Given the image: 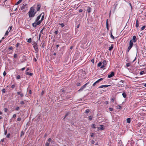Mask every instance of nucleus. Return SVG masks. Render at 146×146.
<instances>
[{"mask_svg": "<svg viewBox=\"0 0 146 146\" xmlns=\"http://www.w3.org/2000/svg\"><path fill=\"white\" fill-rule=\"evenodd\" d=\"M21 119L20 117L17 118V120L18 121H20L21 120Z\"/></svg>", "mask_w": 146, "mask_h": 146, "instance_id": "obj_49", "label": "nucleus"}, {"mask_svg": "<svg viewBox=\"0 0 146 146\" xmlns=\"http://www.w3.org/2000/svg\"><path fill=\"white\" fill-rule=\"evenodd\" d=\"M3 74L4 76H5V75L6 74V73L5 71H4V72L3 73Z\"/></svg>", "mask_w": 146, "mask_h": 146, "instance_id": "obj_51", "label": "nucleus"}, {"mask_svg": "<svg viewBox=\"0 0 146 146\" xmlns=\"http://www.w3.org/2000/svg\"><path fill=\"white\" fill-rule=\"evenodd\" d=\"M117 86H118V87H120L121 86V85H120V84H119V83H118L117 85Z\"/></svg>", "mask_w": 146, "mask_h": 146, "instance_id": "obj_64", "label": "nucleus"}, {"mask_svg": "<svg viewBox=\"0 0 146 146\" xmlns=\"http://www.w3.org/2000/svg\"><path fill=\"white\" fill-rule=\"evenodd\" d=\"M100 127H98V130H102L104 129V128L103 125H100Z\"/></svg>", "mask_w": 146, "mask_h": 146, "instance_id": "obj_13", "label": "nucleus"}, {"mask_svg": "<svg viewBox=\"0 0 146 146\" xmlns=\"http://www.w3.org/2000/svg\"><path fill=\"white\" fill-rule=\"evenodd\" d=\"M144 73L145 72L144 71H142L140 72V75H142L143 74H144Z\"/></svg>", "mask_w": 146, "mask_h": 146, "instance_id": "obj_37", "label": "nucleus"}, {"mask_svg": "<svg viewBox=\"0 0 146 146\" xmlns=\"http://www.w3.org/2000/svg\"><path fill=\"white\" fill-rule=\"evenodd\" d=\"M27 4L24 5L23 4L21 7V9L24 12H25L26 11V10L27 9Z\"/></svg>", "mask_w": 146, "mask_h": 146, "instance_id": "obj_3", "label": "nucleus"}, {"mask_svg": "<svg viewBox=\"0 0 146 146\" xmlns=\"http://www.w3.org/2000/svg\"><path fill=\"white\" fill-rule=\"evenodd\" d=\"M41 23L40 21H38V22H35L32 24V26L34 27L35 28L36 27L37 25H39Z\"/></svg>", "mask_w": 146, "mask_h": 146, "instance_id": "obj_6", "label": "nucleus"}, {"mask_svg": "<svg viewBox=\"0 0 146 146\" xmlns=\"http://www.w3.org/2000/svg\"><path fill=\"white\" fill-rule=\"evenodd\" d=\"M19 107L18 106H17V107L16 108H15V110H17V111H18L19 110Z\"/></svg>", "mask_w": 146, "mask_h": 146, "instance_id": "obj_41", "label": "nucleus"}, {"mask_svg": "<svg viewBox=\"0 0 146 146\" xmlns=\"http://www.w3.org/2000/svg\"><path fill=\"white\" fill-rule=\"evenodd\" d=\"M43 13V14L41 16V19L39 21H40V23H41L42 21H43L44 18V13Z\"/></svg>", "mask_w": 146, "mask_h": 146, "instance_id": "obj_10", "label": "nucleus"}, {"mask_svg": "<svg viewBox=\"0 0 146 146\" xmlns=\"http://www.w3.org/2000/svg\"><path fill=\"white\" fill-rule=\"evenodd\" d=\"M96 84H97V83L96 82H94V83L93 84L92 86H95L96 85Z\"/></svg>", "mask_w": 146, "mask_h": 146, "instance_id": "obj_63", "label": "nucleus"}, {"mask_svg": "<svg viewBox=\"0 0 146 146\" xmlns=\"http://www.w3.org/2000/svg\"><path fill=\"white\" fill-rule=\"evenodd\" d=\"M23 0H19L18 1H17L15 5H17L21 3L22 1Z\"/></svg>", "mask_w": 146, "mask_h": 146, "instance_id": "obj_17", "label": "nucleus"}, {"mask_svg": "<svg viewBox=\"0 0 146 146\" xmlns=\"http://www.w3.org/2000/svg\"><path fill=\"white\" fill-rule=\"evenodd\" d=\"M102 63L101 62H99V63H98V67H100V66L102 65Z\"/></svg>", "mask_w": 146, "mask_h": 146, "instance_id": "obj_26", "label": "nucleus"}, {"mask_svg": "<svg viewBox=\"0 0 146 146\" xmlns=\"http://www.w3.org/2000/svg\"><path fill=\"white\" fill-rule=\"evenodd\" d=\"M133 42H135L137 41V38L136 36H133V38L132 39Z\"/></svg>", "mask_w": 146, "mask_h": 146, "instance_id": "obj_12", "label": "nucleus"}, {"mask_svg": "<svg viewBox=\"0 0 146 146\" xmlns=\"http://www.w3.org/2000/svg\"><path fill=\"white\" fill-rule=\"evenodd\" d=\"M136 50H137V53L138 51L139 48H138V46H136Z\"/></svg>", "mask_w": 146, "mask_h": 146, "instance_id": "obj_43", "label": "nucleus"}, {"mask_svg": "<svg viewBox=\"0 0 146 146\" xmlns=\"http://www.w3.org/2000/svg\"><path fill=\"white\" fill-rule=\"evenodd\" d=\"M6 90L5 89H3L2 90V92L3 93H5V92Z\"/></svg>", "mask_w": 146, "mask_h": 146, "instance_id": "obj_39", "label": "nucleus"}, {"mask_svg": "<svg viewBox=\"0 0 146 146\" xmlns=\"http://www.w3.org/2000/svg\"><path fill=\"white\" fill-rule=\"evenodd\" d=\"M59 25H60L61 26V27H64L65 25L63 23H59Z\"/></svg>", "mask_w": 146, "mask_h": 146, "instance_id": "obj_29", "label": "nucleus"}, {"mask_svg": "<svg viewBox=\"0 0 146 146\" xmlns=\"http://www.w3.org/2000/svg\"><path fill=\"white\" fill-rule=\"evenodd\" d=\"M114 75V72H111L110 74H109L108 76V78H110L112 77Z\"/></svg>", "mask_w": 146, "mask_h": 146, "instance_id": "obj_9", "label": "nucleus"}, {"mask_svg": "<svg viewBox=\"0 0 146 146\" xmlns=\"http://www.w3.org/2000/svg\"><path fill=\"white\" fill-rule=\"evenodd\" d=\"M122 95L124 98H125L126 97V94L125 92L123 93Z\"/></svg>", "mask_w": 146, "mask_h": 146, "instance_id": "obj_20", "label": "nucleus"}, {"mask_svg": "<svg viewBox=\"0 0 146 146\" xmlns=\"http://www.w3.org/2000/svg\"><path fill=\"white\" fill-rule=\"evenodd\" d=\"M7 130H6L5 131V132H4V134L5 135H6L7 134Z\"/></svg>", "mask_w": 146, "mask_h": 146, "instance_id": "obj_62", "label": "nucleus"}, {"mask_svg": "<svg viewBox=\"0 0 146 146\" xmlns=\"http://www.w3.org/2000/svg\"><path fill=\"white\" fill-rule=\"evenodd\" d=\"M33 45L34 48L35 49V50L36 51H37L38 50V45L35 42H33Z\"/></svg>", "mask_w": 146, "mask_h": 146, "instance_id": "obj_4", "label": "nucleus"}, {"mask_svg": "<svg viewBox=\"0 0 146 146\" xmlns=\"http://www.w3.org/2000/svg\"><path fill=\"white\" fill-rule=\"evenodd\" d=\"M54 33L55 35H57L58 33V31H56L54 32Z\"/></svg>", "mask_w": 146, "mask_h": 146, "instance_id": "obj_60", "label": "nucleus"}, {"mask_svg": "<svg viewBox=\"0 0 146 146\" xmlns=\"http://www.w3.org/2000/svg\"><path fill=\"white\" fill-rule=\"evenodd\" d=\"M126 121L127 123H130L131 122V118H127V119Z\"/></svg>", "mask_w": 146, "mask_h": 146, "instance_id": "obj_19", "label": "nucleus"}, {"mask_svg": "<svg viewBox=\"0 0 146 146\" xmlns=\"http://www.w3.org/2000/svg\"><path fill=\"white\" fill-rule=\"evenodd\" d=\"M25 74L26 75H28L30 76H32L33 75V74L31 73H30L28 72H26L25 73Z\"/></svg>", "mask_w": 146, "mask_h": 146, "instance_id": "obj_16", "label": "nucleus"}, {"mask_svg": "<svg viewBox=\"0 0 146 146\" xmlns=\"http://www.w3.org/2000/svg\"><path fill=\"white\" fill-rule=\"evenodd\" d=\"M76 85L78 86H79L81 85V84L80 83H78Z\"/></svg>", "mask_w": 146, "mask_h": 146, "instance_id": "obj_50", "label": "nucleus"}, {"mask_svg": "<svg viewBox=\"0 0 146 146\" xmlns=\"http://www.w3.org/2000/svg\"><path fill=\"white\" fill-rule=\"evenodd\" d=\"M32 41V39L31 38H29L27 42H28L30 43Z\"/></svg>", "mask_w": 146, "mask_h": 146, "instance_id": "obj_32", "label": "nucleus"}, {"mask_svg": "<svg viewBox=\"0 0 146 146\" xmlns=\"http://www.w3.org/2000/svg\"><path fill=\"white\" fill-rule=\"evenodd\" d=\"M105 66L104 65H102L101 66V68H104L105 67Z\"/></svg>", "mask_w": 146, "mask_h": 146, "instance_id": "obj_54", "label": "nucleus"}, {"mask_svg": "<svg viewBox=\"0 0 146 146\" xmlns=\"http://www.w3.org/2000/svg\"><path fill=\"white\" fill-rule=\"evenodd\" d=\"M83 10L82 9H80L79 10V12L80 13V12H82L83 11Z\"/></svg>", "mask_w": 146, "mask_h": 146, "instance_id": "obj_56", "label": "nucleus"}, {"mask_svg": "<svg viewBox=\"0 0 146 146\" xmlns=\"http://www.w3.org/2000/svg\"><path fill=\"white\" fill-rule=\"evenodd\" d=\"M11 134L10 133H8L7 136L6 137L7 138H9L10 137V136Z\"/></svg>", "mask_w": 146, "mask_h": 146, "instance_id": "obj_36", "label": "nucleus"}, {"mask_svg": "<svg viewBox=\"0 0 146 146\" xmlns=\"http://www.w3.org/2000/svg\"><path fill=\"white\" fill-rule=\"evenodd\" d=\"M133 42L132 40H131L129 42V46L128 47L126 51V53L127 54L128 53L129 50L132 48V47L133 46Z\"/></svg>", "mask_w": 146, "mask_h": 146, "instance_id": "obj_2", "label": "nucleus"}, {"mask_svg": "<svg viewBox=\"0 0 146 146\" xmlns=\"http://www.w3.org/2000/svg\"><path fill=\"white\" fill-rule=\"evenodd\" d=\"M89 120L90 121L92 120V118L91 116H90L88 117Z\"/></svg>", "mask_w": 146, "mask_h": 146, "instance_id": "obj_33", "label": "nucleus"}, {"mask_svg": "<svg viewBox=\"0 0 146 146\" xmlns=\"http://www.w3.org/2000/svg\"><path fill=\"white\" fill-rule=\"evenodd\" d=\"M40 7H41V5H40V3L38 4L37 5V7L36 8V11H39Z\"/></svg>", "mask_w": 146, "mask_h": 146, "instance_id": "obj_11", "label": "nucleus"}, {"mask_svg": "<svg viewBox=\"0 0 146 146\" xmlns=\"http://www.w3.org/2000/svg\"><path fill=\"white\" fill-rule=\"evenodd\" d=\"M24 133L23 132V131H21V133L20 137H21L22 136H23L24 135Z\"/></svg>", "mask_w": 146, "mask_h": 146, "instance_id": "obj_24", "label": "nucleus"}, {"mask_svg": "<svg viewBox=\"0 0 146 146\" xmlns=\"http://www.w3.org/2000/svg\"><path fill=\"white\" fill-rule=\"evenodd\" d=\"M131 64L130 63H126V66L127 67H129L130 66Z\"/></svg>", "mask_w": 146, "mask_h": 146, "instance_id": "obj_31", "label": "nucleus"}, {"mask_svg": "<svg viewBox=\"0 0 146 146\" xmlns=\"http://www.w3.org/2000/svg\"><path fill=\"white\" fill-rule=\"evenodd\" d=\"M102 64H103L104 65H106L107 64L106 61L105 60H104L102 62Z\"/></svg>", "mask_w": 146, "mask_h": 146, "instance_id": "obj_22", "label": "nucleus"}, {"mask_svg": "<svg viewBox=\"0 0 146 146\" xmlns=\"http://www.w3.org/2000/svg\"><path fill=\"white\" fill-rule=\"evenodd\" d=\"M18 55L16 54H14V57L15 58H17Z\"/></svg>", "mask_w": 146, "mask_h": 146, "instance_id": "obj_23", "label": "nucleus"}, {"mask_svg": "<svg viewBox=\"0 0 146 146\" xmlns=\"http://www.w3.org/2000/svg\"><path fill=\"white\" fill-rule=\"evenodd\" d=\"M96 125L95 124H93L92 126V127L93 128L95 129L96 128Z\"/></svg>", "mask_w": 146, "mask_h": 146, "instance_id": "obj_27", "label": "nucleus"}, {"mask_svg": "<svg viewBox=\"0 0 146 146\" xmlns=\"http://www.w3.org/2000/svg\"><path fill=\"white\" fill-rule=\"evenodd\" d=\"M21 77L20 75H18L16 77V78L17 79H20Z\"/></svg>", "mask_w": 146, "mask_h": 146, "instance_id": "obj_35", "label": "nucleus"}, {"mask_svg": "<svg viewBox=\"0 0 146 146\" xmlns=\"http://www.w3.org/2000/svg\"><path fill=\"white\" fill-rule=\"evenodd\" d=\"M8 109L7 108H5L4 109V111L5 112H7L8 111Z\"/></svg>", "mask_w": 146, "mask_h": 146, "instance_id": "obj_46", "label": "nucleus"}, {"mask_svg": "<svg viewBox=\"0 0 146 146\" xmlns=\"http://www.w3.org/2000/svg\"><path fill=\"white\" fill-rule=\"evenodd\" d=\"M103 79V78H101L98 80L100 82L101 81H102Z\"/></svg>", "mask_w": 146, "mask_h": 146, "instance_id": "obj_55", "label": "nucleus"}, {"mask_svg": "<svg viewBox=\"0 0 146 146\" xmlns=\"http://www.w3.org/2000/svg\"><path fill=\"white\" fill-rule=\"evenodd\" d=\"M104 87H108V86H110L111 85H104Z\"/></svg>", "mask_w": 146, "mask_h": 146, "instance_id": "obj_59", "label": "nucleus"}, {"mask_svg": "<svg viewBox=\"0 0 146 146\" xmlns=\"http://www.w3.org/2000/svg\"><path fill=\"white\" fill-rule=\"evenodd\" d=\"M139 26V21L138 19H137L136 20V27L137 28Z\"/></svg>", "mask_w": 146, "mask_h": 146, "instance_id": "obj_14", "label": "nucleus"}, {"mask_svg": "<svg viewBox=\"0 0 146 146\" xmlns=\"http://www.w3.org/2000/svg\"><path fill=\"white\" fill-rule=\"evenodd\" d=\"M16 116V115L15 114L13 115V118H15Z\"/></svg>", "mask_w": 146, "mask_h": 146, "instance_id": "obj_58", "label": "nucleus"}, {"mask_svg": "<svg viewBox=\"0 0 146 146\" xmlns=\"http://www.w3.org/2000/svg\"><path fill=\"white\" fill-rule=\"evenodd\" d=\"M104 87V85H102L99 86L98 88H102Z\"/></svg>", "mask_w": 146, "mask_h": 146, "instance_id": "obj_47", "label": "nucleus"}, {"mask_svg": "<svg viewBox=\"0 0 146 146\" xmlns=\"http://www.w3.org/2000/svg\"><path fill=\"white\" fill-rule=\"evenodd\" d=\"M52 140H51V139L50 138H49L48 139V141H49V142H50Z\"/></svg>", "mask_w": 146, "mask_h": 146, "instance_id": "obj_61", "label": "nucleus"}, {"mask_svg": "<svg viewBox=\"0 0 146 146\" xmlns=\"http://www.w3.org/2000/svg\"><path fill=\"white\" fill-rule=\"evenodd\" d=\"M50 144L49 143L46 142V143L45 145L46 146H49V145Z\"/></svg>", "mask_w": 146, "mask_h": 146, "instance_id": "obj_44", "label": "nucleus"}, {"mask_svg": "<svg viewBox=\"0 0 146 146\" xmlns=\"http://www.w3.org/2000/svg\"><path fill=\"white\" fill-rule=\"evenodd\" d=\"M12 26H11V27H9V29H10V30H9V32H10V31L12 29Z\"/></svg>", "mask_w": 146, "mask_h": 146, "instance_id": "obj_57", "label": "nucleus"}, {"mask_svg": "<svg viewBox=\"0 0 146 146\" xmlns=\"http://www.w3.org/2000/svg\"><path fill=\"white\" fill-rule=\"evenodd\" d=\"M17 94L18 95H20L21 97H23L24 96L23 94H21V92H17Z\"/></svg>", "mask_w": 146, "mask_h": 146, "instance_id": "obj_18", "label": "nucleus"}, {"mask_svg": "<svg viewBox=\"0 0 146 146\" xmlns=\"http://www.w3.org/2000/svg\"><path fill=\"white\" fill-rule=\"evenodd\" d=\"M113 45L111 44V46L109 47V50L110 51L113 48Z\"/></svg>", "mask_w": 146, "mask_h": 146, "instance_id": "obj_21", "label": "nucleus"}, {"mask_svg": "<svg viewBox=\"0 0 146 146\" xmlns=\"http://www.w3.org/2000/svg\"><path fill=\"white\" fill-rule=\"evenodd\" d=\"M145 27V26H143L141 28V29L142 30H144Z\"/></svg>", "mask_w": 146, "mask_h": 146, "instance_id": "obj_40", "label": "nucleus"}, {"mask_svg": "<svg viewBox=\"0 0 146 146\" xmlns=\"http://www.w3.org/2000/svg\"><path fill=\"white\" fill-rule=\"evenodd\" d=\"M20 104L21 105H23L25 104V103L23 101H21L20 102Z\"/></svg>", "mask_w": 146, "mask_h": 146, "instance_id": "obj_45", "label": "nucleus"}, {"mask_svg": "<svg viewBox=\"0 0 146 146\" xmlns=\"http://www.w3.org/2000/svg\"><path fill=\"white\" fill-rule=\"evenodd\" d=\"M43 14V13H41L40 15H38L36 18L35 20L36 22H38V21H39V19H40L41 16Z\"/></svg>", "mask_w": 146, "mask_h": 146, "instance_id": "obj_8", "label": "nucleus"}, {"mask_svg": "<svg viewBox=\"0 0 146 146\" xmlns=\"http://www.w3.org/2000/svg\"><path fill=\"white\" fill-rule=\"evenodd\" d=\"M111 38L113 39H114V36L112 35V33H111Z\"/></svg>", "mask_w": 146, "mask_h": 146, "instance_id": "obj_38", "label": "nucleus"}, {"mask_svg": "<svg viewBox=\"0 0 146 146\" xmlns=\"http://www.w3.org/2000/svg\"><path fill=\"white\" fill-rule=\"evenodd\" d=\"M9 29L6 31L5 34V35H8V34L9 32L8 31Z\"/></svg>", "mask_w": 146, "mask_h": 146, "instance_id": "obj_30", "label": "nucleus"}, {"mask_svg": "<svg viewBox=\"0 0 146 146\" xmlns=\"http://www.w3.org/2000/svg\"><path fill=\"white\" fill-rule=\"evenodd\" d=\"M89 83V82H88L85 84L84 85H83L78 90L79 92L82 91L84 88H85L87 85Z\"/></svg>", "mask_w": 146, "mask_h": 146, "instance_id": "obj_5", "label": "nucleus"}, {"mask_svg": "<svg viewBox=\"0 0 146 146\" xmlns=\"http://www.w3.org/2000/svg\"><path fill=\"white\" fill-rule=\"evenodd\" d=\"M13 49V47L12 46H10V47L9 48V50H12V49Z\"/></svg>", "mask_w": 146, "mask_h": 146, "instance_id": "obj_48", "label": "nucleus"}, {"mask_svg": "<svg viewBox=\"0 0 146 146\" xmlns=\"http://www.w3.org/2000/svg\"><path fill=\"white\" fill-rule=\"evenodd\" d=\"M15 87V85H12L11 86V88L12 89H13Z\"/></svg>", "mask_w": 146, "mask_h": 146, "instance_id": "obj_52", "label": "nucleus"}, {"mask_svg": "<svg viewBox=\"0 0 146 146\" xmlns=\"http://www.w3.org/2000/svg\"><path fill=\"white\" fill-rule=\"evenodd\" d=\"M109 110L110 111H113V109L111 108H109Z\"/></svg>", "mask_w": 146, "mask_h": 146, "instance_id": "obj_53", "label": "nucleus"}, {"mask_svg": "<svg viewBox=\"0 0 146 146\" xmlns=\"http://www.w3.org/2000/svg\"><path fill=\"white\" fill-rule=\"evenodd\" d=\"M124 82L123 80H121L119 81V83L120 85L121 86L124 83Z\"/></svg>", "mask_w": 146, "mask_h": 146, "instance_id": "obj_15", "label": "nucleus"}, {"mask_svg": "<svg viewBox=\"0 0 146 146\" xmlns=\"http://www.w3.org/2000/svg\"><path fill=\"white\" fill-rule=\"evenodd\" d=\"M117 108L119 110H121L122 109V107L120 105H118L117 106Z\"/></svg>", "mask_w": 146, "mask_h": 146, "instance_id": "obj_25", "label": "nucleus"}, {"mask_svg": "<svg viewBox=\"0 0 146 146\" xmlns=\"http://www.w3.org/2000/svg\"><path fill=\"white\" fill-rule=\"evenodd\" d=\"M89 112H90V110L89 109H87V110H86L85 111V113H89Z\"/></svg>", "mask_w": 146, "mask_h": 146, "instance_id": "obj_34", "label": "nucleus"}, {"mask_svg": "<svg viewBox=\"0 0 146 146\" xmlns=\"http://www.w3.org/2000/svg\"><path fill=\"white\" fill-rule=\"evenodd\" d=\"M87 9L86 11L88 13H90L92 10V8L88 6H86L85 7Z\"/></svg>", "mask_w": 146, "mask_h": 146, "instance_id": "obj_7", "label": "nucleus"}, {"mask_svg": "<svg viewBox=\"0 0 146 146\" xmlns=\"http://www.w3.org/2000/svg\"><path fill=\"white\" fill-rule=\"evenodd\" d=\"M36 13V12L35 11V9L33 7H31L28 13L29 17H33L35 16Z\"/></svg>", "mask_w": 146, "mask_h": 146, "instance_id": "obj_1", "label": "nucleus"}, {"mask_svg": "<svg viewBox=\"0 0 146 146\" xmlns=\"http://www.w3.org/2000/svg\"><path fill=\"white\" fill-rule=\"evenodd\" d=\"M20 44L19 43H17L16 44V47H18V46L20 45Z\"/></svg>", "mask_w": 146, "mask_h": 146, "instance_id": "obj_42", "label": "nucleus"}, {"mask_svg": "<svg viewBox=\"0 0 146 146\" xmlns=\"http://www.w3.org/2000/svg\"><path fill=\"white\" fill-rule=\"evenodd\" d=\"M108 19H107V21H106V27H107V28L108 29H109L108 27Z\"/></svg>", "mask_w": 146, "mask_h": 146, "instance_id": "obj_28", "label": "nucleus"}]
</instances>
